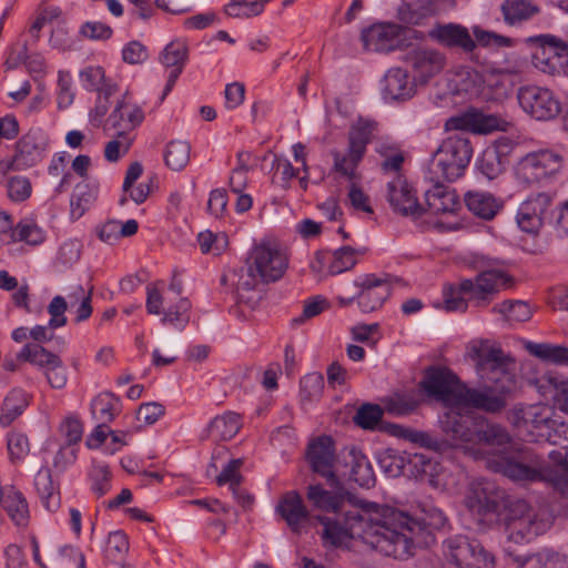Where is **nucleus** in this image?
<instances>
[{
  "instance_id": "nucleus-1",
  "label": "nucleus",
  "mask_w": 568,
  "mask_h": 568,
  "mask_svg": "<svg viewBox=\"0 0 568 568\" xmlns=\"http://www.w3.org/2000/svg\"><path fill=\"white\" fill-rule=\"evenodd\" d=\"M323 526L321 538L324 547L341 548L354 538L387 557L407 559L413 555L415 544L427 542L433 538L432 530L445 525L446 518L438 511L426 518L415 519L396 508L367 504L363 514L358 510L344 515L317 516Z\"/></svg>"
},
{
  "instance_id": "nucleus-2",
  "label": "nucleus",
  "mask_w": 568,
  "mask_h": 568,
  "mask_svg": "<svg viewBox=\"0 0 568 568\" xmlns=\"http://www.w3.org/2000/svg\"><path fill=\"white\" fill-rule=\"evenodd\" d=\"M494 473L517 483L544 481L555 490V465L548 464L532 448L517 443L510 450H501L486 458Z\"/></svg>"
},
{
  "instance_id": "nucleus-3",
  "label": "nucleus",
  "mask_w": 568,
  "mask_h": 568,
  "mask_svg": "<svg viewBox=\"0 0 568 568\" xmlns=\"http://www.w3.org/2000/svg\"><path fill=\"white\" fill-rule=\"evenodd\" d=\"M473 155L470 141L460 134L445 139L428 164L432 182H453L464 175Z\"/></svg>"
},
{
  "instance_id": "nucleus-4",
  "label": "nucleus",
  "mask_w": 568,
  "mask_h": 568,
  "mask_svg": "<svg viewBox=\"0 0 568 568\" xmlns=\"http://www.w3.org/2000/svg\"><path fill=\"white\" fill-rule=\"evenodd\" d=\"M500 517L508 540L515 544L529 542L546 529V523L538 518L535 509L524 499L508 501Z\"/></svg>"
},
{
  "instance_id": "nucleus-5",
  "label": "nucleus",
  "mask_w": 568,
  "mask_h": 568,
  "mask_svg": "<svg viewBox=\"0 0 568 568\" xmlns=\"http://www.w3.org/2000/svg\"><path fill=\"white\" fill-rule=\"evenodd\" d=\"M564 166L560 153L544 149L527 153L517 163L515 176L518 183L526 186L541 184L555 178Z\"/></svg>"
},
{
  "instance_id": "nucleus-6",
  "label": "nucleus",
  "mask_w": 568,
  "mask_h": 568,
  "mask_svg": "<svg viewBox=\"0 0 568 568\" xmlns=\"http://www.w3.org/2000/svg\"><path fill=\"white\" fill-rule=\"evenodd\" d=\"M515 278L500 270H487L460 281V292L477 308L487 307L499 292L514 287Z\"/></svg>"
},
{
  "instance_id": "nucleus-7",
  "label": "nucleus",
  "mask_w": 568,
  "mask_h": 568,
  "mask_svg": "<svg viewBox=\"0 0 568 568\" xmlns=\"http://www.w3.org/2000/svg\"><path fill=\"white\" fill-rule=\"evenodd\" d=\"M505 491L495 483L480 479L473 481L465 495V506L479 523H491L507 505Z\"/></svg>"
},
{
  "instance_id": "nucleus-8",
  "label": "nucleus",
  "mask_w": 568,
  "mask_h": 568,
  "mask_svg": "<svg viewBox=\"0 0 568 568\" xmlns=\"http://www.w3.org/2000/svg\"><path fill=\"white\" fill-rule=\"evenodd\" d=\"M425 393L450 408H459L466 384L445 366H430L420 382Z\"/></svg>"
},
{
  "instance_id": "nucleus-9",
  "label": "nucleus",
  "mask_w": 568,
  "mask_h": 568,
  "mask_svg": "<svg viewBox=\"0 0 568 568\" xmlns=\"http://www.w3.org/2000/svg\"><path fill=\"white\" fill-rule=\"evenodd\" d=\"M447 558L458 568H494V557L476 539L455 536L445 541Z\"/></svg>"
},
{
  "instance_id": "nucleus-10",
  "label": "nucleus",
  "mask_w": 568,
  "mask_h": 568,
  "mask_svg": "<svg viewBox=\"0 0 568 568\" xmlns=\"http://www.w3.org/2000/svg\"><path fill=\"white\" fill-rule=\"evenodd\" d=\"M517 99L520 108L531 118L548 121L561 112V102L547 88L526 85L518 90Z\"/></svg>"
},
{
  "instance_id": "nucleus-11",
  "label": "nucleus",
  "mask_w": 568,
  "mask_h": 568,
  "mask_svg": "<svg viewBox=\"0 0 568 568\" xmlns=\"http://www.w3.org/2000/svg\"><path fill=\"white\" fill-rule=\"evenodd\" d=\"M251 271L254 270L264 283L276 282L284 275L288 258L277 246L261 243L253 247L247 258Z\"/></svg>"
},
{
  "instance_id": "nucleus-12",
  "label": "nucleus",
  "mask_w": 568,
  "mask_h": 568,
  "mask_svg": "<svg viewBox=\"0 0 568 568\" xmlns=\"http://www.w3.org/2000/svg\"><path fill=\"white\" fill-rule=\"evenodd\" d=\"M306 460L311 470L324 478L329 487H336L339 478L335 474V443L331 436L322 435L307 445Z\"/></svg>"
},
{
  "instance_id": "nucleus-13",
  "label": "nucleus",
  "mask_w": 568,
  "mask_h": 568,
  "mask_svg": "<svg viewBox=\"0 0 568 568\" xmlns=\"http://www.w3.org/2000/svg\"><path fill=\"white\" fill-rule=\"evenodd\" d=\"M407 31L412 32V37L415 40L424 39L422 31L410 30L397 23L385 22L373 24L363 30L361 40L367 51L390 52L398 47L400 37Z\"/></svg>"
},
{
  "instance_id": "nucleus-14",
  "label": "nucleus",
  "mask_w": 568,
  "mask_h": 568,
  "mask_svg": "<svg viewBox=\"0 0 568 568\" xmlns=\"http://www.w3.org/2000/svg\"><path fill=\"white\" fill-rule=\"evenodd\" d=\"M552 195L548 192H538L523 201L517 210L516 222L526 233H537L541 226L550 221Z\"/></svg>"
},
{
  "instance_id": "nucleus-15",
  "label": "nucleus",
  "mask_w": 568,
  "mask_h": 568,
  "mask_svg": "<svg viewBox=\"0 0 568 568\" xmlns=\"http://www.w3.org/2000/svg\"><path fill=\"white\" fill-rule=\"evenodd\" d=\"M457 0H415L402 2L396 10V18L407 26H423L432 17L454 10Z\"/></svg>"
},
{
  "instance_id": "nucleus-16",
  "label": "nucleus",
  "mask_w": 568,
  "mask_h": 568,
  "mask_svg": "<svg viewBox=\"0 0 568 568\" xmlns=\"http://www.w3.org/2000/svg\"><path fill=\"white\" fill-rule=\"evenodd\" d=\"M354 285L358 288L356 301L363 313L381 308L390 296L389 276L378 277L375 274H365L358 277Z\"/></svg>"
},
{
  "instance_id": "nucleus-17",
  "label": "nucleus",
  "mask_w": 568,
  "mask_h": 568,
  "mask_svg": "<svg viewBox=\"0 0 568 568\" xmlns=\"http://www.w3.org/2000/svg\"><path fill=\"white\" fill-rule=\"evenodd\" d=\"M510 389L505 385L470 388L466 385L460 407H471L489 414H498L507 407Z\"/></svg>"
},
{
  "instance_id": "nucleus-18",
  "label": "nucleus",
  "mask_w": 568,
  "mask_h": 568,
  "mask_svg": "<svg viewBox=\"0 0 568 568\" xmlns=\"http://www.w3.org/2000/svg\"><path fill=\"white\" fill-rule=\"evenodd\" d=\"M471 357L476 361V371L480 378L498 384L501 377L508 376V358L503 349L480 345L473 348Z\"/></svg>"
},
{
  "instance_id": "nucleus-19",
  "label": "nucleus",
  "mask_w": 568,
  "mask_h": 568,
  "mask_svg": "<svg viewBox=\"0 0 568 568\" xmlns=\"http://www.w3.org/2000/svg\"><path fill=\"white\" fill-rule=\"evenodd\" d=\"M49 144L48 135L39 128L30 129L17 142L13 162L18 168H31L39 163Z\"/></svg>"
},
{
  "instance_id": "nucleus-20",
  "label": "nucleus",
  "mask_w": 568,
  "mask_h": 568,
  "mask_svg": "<svg viewBox=\"0 0 568 568\" xmlns=\"http://www.w3.org/2000/svg\"><path fill=\"white\" fill-rule=\"evenodd\" d=\"M387 200L394 212L403 216L417 219L422 216L425 211L418 203L410 185L399 174L387 183Z\"/></svg>"
},
{
  "instance_id": "nucleus-21",
  "label": "nucleus",
  "mask_w": 568,
  "mask_h": 568,
  "mask_svg": "<svg viewBox=\"0 0 568 568\" xmlns=\"http://www.w3.org/2000/svg\"><path fill=\"white\" fill-rule=\"evenodd\" d=\"M405 61L423 82L440 73L446 65L444 53L435 49L414 48L405 54Z\"/></svg>"
},
{
  "instance_id": "nucleus-22",
  "label": "nucleus",
  "mask_w": 568,
  "mask_h": 568,
  "mask_svg": "<svg viewBox=\"0 0 568 568\" xmlns=\"http://www.w3.org/2000/svg\"><path fill=\"white\" fill-rule=\"evenodd\" d=\"M428 37L438 44L448 49H460L464 52H473L476 42L468 29L458 23H436L428 32Z\"/></svg>"
},
{
  "instance_id": "nucleus-23",
  "label": "nucleus",
  "mask_w": 568,
  "mask_h": 568,
  "mask_svg": "<svg viewBox=\"0 0 568 568\" xmlns=\"http://www.w3.org/2000/svg\"><path fill=\"white\" fill-rule=\"evenodd\" d=\"M144 111L140 105L132 102L128 93L116 102L110 113L108 122L118 130V138L125 139V134L136 129L144 121Z\"/></svg>"
},
{
  "instance_id": "nucleus-24",
  "label": "nucleus",
  "mask_w": 568,
  "mask_h": 568,
  "mask_svg": "<svg viewBox=\"0 0 568 568\" xmlns=\"http://www.w3.org/2000/svg\"><path fill=\"white\" fill-rule=\"evenodd\" d=\"M275 510L285 520L290 529L296 534L301 532L303 525L310 518V511L301 495L295 490L285 493L278 500Z\"/></svg>"
},
{
  "instance_id": "nucleus-25",
  "label": "nucleus",
  "mask_w": 568,
  "mask_h": 568,
  "mask_svg": "<svg viewBox=\"0 0 568 568\" xmlns=\"http://www.w3.org/2000/svg\"><path fill=\"white\" fill-rule=\"evenodd\" d=\"M444 433L460 443H475L478 424L470 415L456 410L447 412L440 420Z\"/></svg>"
},
{
  "instance_id": "nucleus-26",
  "label": "nucleus",
  "mask_w": 568,
  "mask_h": 568,
  "mask_svg": "<svg viewBox=\"0 0 568 568\" xmlns=\"http://www.w3.org/2000/svg\"><path fill=\"white\" fill-rule=\"evenodd\" d=\"M510 145L506 141L487 146L478 161V170L489 180L498 178L509 164Z\"/></svg>"
},
{
  "instance_id": "nucleus-27",
  "label": "nucleus",
  "mask_w": 568,
  "mask_h": 568,
  "mask_svg": "<svg viewBox=\"0 0 568 568\" xmlns=\"http://www.w3.org/2000/svg\"><path fill=\"white\" fill-rule=\"evenodd\" d=\"M331 488L332 490H327L320 484L310 485L306 498L314 508L336 514L344 505L345 490L341 481L338 486Z\"/></svg>"
},
{
  "instance_id": "nucleus-28",
  "label": "nucleus",
  "mask_w": 568,
  "mask_h": 568,
  "mask_svg": "<svg viewBox=\"0 0 568 568\" xmlns=\"http://www.w3.org/2000/svg\"><path fill=\"white\" fill-rule=\"evenodd\" d=\"M425 200L428 211L435 215L454 213L460 205L456 192L444 186L442 182H434V186L426 191Z\"/></svg>"
},
{
  "instance_id": "nucleus-29",
  "label": "nucleus",
  "mask_w": 568,
  "mask_h": 568,
  "mask_svg": "<svg viewBox=\"0 0 568 568\" xmlns=\"http://www.w3.org/2000/svg\"><path fill=\"white\" fill-rule=\"evenodd\" d=\"M467 209L483 220H493L503 209L504 202L488 192L468 191L464 196Z\"/></svg>"
},
{
  "instance_id": "nucleus-30",
  "label": "nucleus",
  "mask_w": 568,
  "mask_h": 568,
  "mask_svg": "<svg viewBox=\"0 0 568 568\" xmlns=\"http://www.w3.org/2000/svg\"><path fill=\"white\" fill-rule=\"evenodd\" d=\"M500 12L507 26L518 27L537 16L540 8L531 0H504Z\"/></svg>"
},
{
  "instance_id": "nucleus-31",
  "label": "nucleus",
  "mask_w": 568,
  "mask_h": 568,
  "mask_svg": "<svg viewBox=\"0 0 568 568\" xmlns=\"http://www.w3.org/2000/svg\"><path fill=\"white\" fill-rule=\"evenodd\" d=\"M475 443H483L491 448L487 457H490L493 454H499L501 450H510V446L517 444L506 428L498 424L487 425L486 427L478 426Z\"/></svg>"
},
{
  "instance_id": "nucleus-32",
  "label": "nucleus",
  "mask_w": 568,
  "mask_h": 568,
  "mask_svg": "<svg viewBox=\"0 0 568 568\" xmlns=\"http://www.w3.org/2000/svg\"><path fill=\"white\" fill-rule=\"evenodd\" d=\"M3 508L10 519L19 527H26L29 523V506L23 494L13 487L2 490Z\"/></svg>"
},
{
  "instance_id": "nucleus-33",
  "label": "nucleus",
  "mask_w": 568,
  "mask_h": 568,
  "mask_svg": "<svg viewBox=\"0 0 568 568\" xmlns=\"http://www.w3.org/2000/svg\"><path fill=\"white\" fill-rule=\"evenodd\" d=\"M29 406L28 394L20 388H13L3 399L0 425L3 428L9 427L17 418H19Z\"/></svg>"
},
{
  "instance_id": "nucleus-34",
  "label": "nucleus",
  "mask_w": 568,
  "mask_h": 568,
  "mask_svg": "<svg viewBox=\"0 0 568 568\" xmlns=\"http://www.w3.org/2000/svg\"><path fill=\"white\" fill-rule=\"evenodd\" d=\"M34 486L43 507L49 511H55L60 506V493L53 485L50 469L41 468L37 473Z\"/></svg>"
},
{
  "instance_id": "nucleus-35",
  "label": "nucleus",
  "mask_w": 568,
  "mask_h": 568,
  "mask_svg": "<svg viewBox=\"0 0 568 568\" xmlns=\"http://www.w3.org/2000/svg\"><path fill=\"white\" fill-rule=\"evenodd\" d=\"M385 92L394 100H405L413 95L414 87L402 68H392L385 75Z\"/></svg>"
},
{
  "instance_id": "nucleus-36",
  "label": "nucleus",
  "mask_w": 568,
  "mask_h": 568,
  "mask_svg": "<svg viewBox=\"0 0 568 568\" xmlns=\"http://www.w3.org/2000/svg\"><path fill=\"white\" fill-rule=\"evenodd\" d=\"M241 427V416L234 412H226L212 419L209 432L214 439L230 440L239 433Z\"/></svg>"
},
{
  "instance_id": "nucleus-37",
  "label": "nucleus",
  "mask_w": 568,
  "mask_h": 568,
  "mask_svg": "<svg viewBox=\"0 0 568 568\" xmlns=\"http://www.w3.org/2000/svg\"><path fill=\"white\" fill-rule=\"evenodd\" d=\"M120 398L110 392L99 394L91 403L93 417L103 424L111 423L120 410Z\"/></svg>"
},
{
  "instance_id": "nucleus-38",
  "label": "nucleus",
  "mask_w": 568,
  "mask_h": 568,
  "mask_svg": "<svg viewBox=\"0 0 568 568\" xmlns=\"http://www.w3.org/2000/svg\"><path fill=\"white\" fill-rule=\"evenodd\" d=\"M374 129V123L369 121H358L356 124L352 125L348 132L347 151L356 154V158H364L367 144L373 139Z\"/></svg>"
},
{
  "instance_id": "nucleus-39",
  "label": "nucleus",
  "mask_w": 568,
  "mask_h": 568,
  "mask_svg": "<svg viewBox=\"0 0 568 568\" xmlns=\"http://www.w3.org/2000/svg\"><path fill=\"white\" fill-rule=\"evenodd\" d=\"M60 358L57 354L48 351L37 343L26 344L20 353L18 359L31 363L39 367L44 374Z\"/></svg>"
},
{
  "instance_id": "nucleus-40",
  "label": "nucleus",
  "mask_w": 568,
  "mask_h": 568,
  "mask_svg": "<svg viewBox=\"0 0 568 568\" xmlns=\"http://www.w3.org/2000/svg\"><path fill=\"white\" fill-rule=\"evenodd\" d=\"M407 467L412 476L425 480L429 484L435 483V474L438 464L430 457L422 453H414L407 456Z\"/></svg>"
},
{
  "instance_id": "nucleus-41",
  "label": "nucleus",
  "mask_w": 568,
  "mask_h": 568,
  "mask_svg": "<svg viewBox=\"0 0 568 568\" xmlns=\"http://www.w3.org/2000/svg\"><path fill=\"white\" fill-rule=\"evenodd\" d=\"M491 312L500 314L508 322H527L532 316L531 306L520 300H506L494 305Z\"/></svg>"
},
{
  "instance_id": "nucleus-42",
  "label": "nucleus",
  "mask_w": 568,
  "mask_h": 568,
  "mask_svg": "<svg viewBox=\"0 0 568 568\" xmlns=\"http://www.w3.org/2000/svg\"><path fill=\"white\" fill-rule=\"evenodd\" d=\"M526 349L534 356L552 364H568V347L529 342Z\"/></svg>"
},
{
  "instance_id": "nucleus-43",
  "label": "nucleus",
  "mask_w": 568,
  "mask_h": 568,
  "mask_svg": "<svg viewBox=\"0 0 568 568\" xmlns=\"http://www.w3.org/2000/svg\"><path fill=\"white\" fill-rule=\"evenodd\" d=\"M191 145L186 141L173 140L166 144L164 162L172 171L183 170L190 162Z\"/></svg>"
},
{
  "instance_id": "nucleus-44",
  "label": "nucleus",
  "mask_w": 568,
  "mask_h": 568,
  "mask_svg": "<svg viewBox=\"0 0 568 568\" xmlns=\"http://www.w3.org/2000/svg\"><path fill=\"white\" fill-rule=\"evenodd\" d=\"M420 404L415 393H395L384 400L385 410L396 416H405L414 412Z\"/></svg>"
},
{
  "instance_id": "nucleus-45",
  "label": "nucleus",
  "mask_w": 568,
  "mask_h": 568,
  "mask_svg": "<svg viewBox=\"0 0 568 568\" xmlns=\"http://www.w3.org/2000/svg\"><path fill=\"white\" fill-rule=\"evenodd\" d=\"M271 0H229L224 7L226 16L232 18L248 19L260 16L264 7Z\"/></svg>"
},
{
  "instance_id": "nucleus-46",
  "label": "nucleus",
  "mask_w": 568,
  "mask_h": 568,
  "mask_svg": "<svg viewBox=\"0 0 568 568\" xmlns=\"http://www.w3.org/2000/svg\"><path fill=\"white\" fill-rule=\"evenodd\" d=\"M351 478L361 487L371 488L376 483L375 473L366 456L352 452Z\"/></svg>"
},
{
  "instance_id": "nucleus-47",
  "label": "nucleus",
  "mask_w": 568,
  "mask_h": 568,
  "mask_svg": "<svg viewBox=\"0 0 568 568\" xmlns=\"http://www.w3.org/2000/svg\"><path fill=\"white\" fill-rule=\"evenodd\" d=\"M160 60L164 67L171 68V70L180 69L182 71L187 60L186 43L181 40L171 41L164 48Z\"/></svg>"
},
{
  "instance_id": "nucleus-48",
  "label": "nucleus",
  "mask_w": 568,
  "mask_h": 568,
  "mask_svg": "<svg viewBox=\"0 0 568 568\" xmlns=\"http://www.w3.org/2000/svg\"><path fill=\"white\" fill-rule=\"evenodd\" d=\"M332 155L334 160L333 170L336 173L345 176L351 182H355L359 179L357 168L363 158H356V154H353L349 151H347L346 154H343L338 151H333Z\"/></svg>"
},
{
  "instance_id": "nucleus-49",
  "label": "nucleus",
  "mask_w": 568,
  "mask_h": 568,
  "mask_svg": "<svg viewBox=\"0 0 568 568\" xmlns=\"http://www.w3.org/2000/svg\"><path fill=\"white\" fill-rule=\"evenodd\" d=\"M504 551L508 565L513 568H544V560H546L544 549L531 554H520L511 547H506Z\"/></svg>"
},
{
  "instance_id": "nucleus-50",
  "label": "nucleus",
  "mask_w": 568,
  "mask_h": 568,
  "mask_svg": "<svg viewBox=\"0 0 568 568\" xmlns=\"http://www.w3.org/2000/svg\"><path fill=\"white\" fill-rule=\"evenodd\" d=\"M384 409L377 404L365 403L353 417L354 423L368 430H374L383 418Z\"/></svg>"
},
{
  "instance_id": "nucleus-51",
  "label": "nucleus",
  "mask_w": 568,
  "mask_h": 568,
  "mask_svg": "<svg viewBox=\"0 0 568 568\" xmlns=\"http://www.w3.org/2000/svg\"><path fill=\"white\" fill-rule=\"evenodd\" d=\"M7 449L11 463L22 462L30 452L28 436L18 430L9 432L7 434Z\"/></svg>"
},
{
  "instance_id": "nucleus-52",
  "label": "nucleus",
  "mask_w": 568,
  "mask_h": 568,
  "mask_svg": "<svg viewBox=\"0 0 568 568\" xmlns=\"http://www.w3.org/2000/svg\"><path fill=\"white\" fill-rule=\"evenodd\" d=\"M128 551L129 540L126 535L121 530L110 532L104 550L105 559L114 564L120 562Z\"/></svg>"
},
{
  "instance_id": "nucleus-53",
  "label": "nucleus",
  "mask_w": 568,
  "mask_h": 568,
  "mask_svg": "<svg viewBox=\"0 0 568 568\" xmlns=\"http://www.w3.org/2000/svg\"><path fill=\"white\" fill-rule=\"evenodd\" d=\"M355 254L356 251L351 246H343L334 251L328 273L337 275L354 267L357 263Z\"/></svg>"
},
{
  "instance_id": "nucleus-54",
  "label": "nucleus",
  "mask_w": 568,
  "mask_h": 568,
  "mask_svg": "<svg viewBox=\"0 0 568 568\" xmlns=\"http://www.w3.org/2000/svg\"><path fill=\"white\" fill-rule=\"evenodd\" d=\"M329 308V302L322 295L313 296L304 302L303 312L300 316L292 318L291 325L296 327L304 324L307 320L320 315Z\"/></svg>"
},
{
  "instance_id": "nucleus-55",
  "label": "nucleus",
  "mask_w": 568,
  "mask_h": 568,
  "mask_svg": "<svg viewBox=\"0 0 568 568\" xmlns=\"http://www.w3.org/2000/svg\"><path fill=\"white\" fill-rule=\"evenodd\" d=\"M190 308L191 302L187 298H181L175 306L169 307L163 312L162 323L175 327H184L190 321Z\"/></svg>"
},
{
  "instance_id": "nucleus-56",
  "label": "nucleus",
  "mask_w": 568,
  "mask_h": 568,
  "mask_svg": "<svg viewBox=\"0 0 568 568\" xmlns=\"http://www.w3.org/2000/svg\"><path fill=\"white\" fill-rule=\"evenodd\" d=\"M444 306L447 312H466L468 298L460 292V283L457 286L446 285L443 290Z\"/></svg>"
},
{
  "instance_id": "nucleus-57",
  "label": "nucleus",
  "mask_w": 568,
  "mask_h": 568,
  "mask_svg": "<svg viewBox=\"0 0 568 568\" xmlns=\"http://www.w3.org/2000/svg\"><path fill=\"white\" fill-rule=\"evenodd\" d=\"M300 387L302 403L316 400L324 387L323 377L318 374L306 375L301 379Z\"/></svg>"
},
{
  "instance_id": "nucleus-58",
  "label": "nucleus",
  "mask_w": 568,
  "mask_h": 568,
  "mask_svg": "<svg viewBox=\"0 0 568 568\" xmlns=\"http://www.w3.org/2000/svg\"><path fill=\"white\" fill-rule=\"evenodd\" d=\"M12 237L16 241H23L31 245H38L44 240L41 229L31 222L18 223L13 229Z\"/></svg>"
},
{
  "instance_id": "nucleus-59",
  "label": "nucleus",
  "mask_w": 568,
  "mask_h": 568,
  "mask_svg": "<svg viewBox=\"0 0 568 568\" xmlns=\"http://www.w3.org/2000/svg\"><path fill=\"white\" fill-rule=\"evenodd\" d=\"M92 287L85 293L83 286L78 285L74 291L69 295L70 306H73V300H81L80 305L77 308L75 322L81 323L87 321L92 314L91 295Z\"/></svg>"
},
{
  "instance_id": "nucleus-60",
  "label": "nucleus",
  "mask_w": 568,
  "mask_h": 568,
  "mask_svg": "<svg viewBox=\"0 0 568 568\" xmlns=\"http://www.w3.org/2000/svg\"><path fill=\"white\" fill-rule=\"evenodd\" d=\"M90 477L92 480V490L98 497L105 495L111 489V471L106 465H94Z\"/></svg>"
},
{
  "instance_id": "nucleus-61",
  "label": "nucleus",
  "mask_w": 568,
  "mask_h": 568,
  "mask_svg": "<svg viewBox=\"0 0 568 568\" xmlns=\"http://www.w3.org/2000/svg\"><path fill=\"white\" fill-rule=\"evenodd\" d=\"M243 465V460L241 458L231 459L222 469L220 475L216 477V484L219 486L229 485L230 489L240 486L242 483V475L240 473V468Z\"/></svg>"
},
{
  "instance_id": "nucleus-62",
  "label": "nucleus",
  "mask_w": 568,
  "mask_h": 568,
  "mask_svg": "<svg viewBox=\"0 0 568 568\" xmlns=\"http://www.w3.org/2000/svg\"><path fill=\"white\" fill-rule=\"evenodd\" d=\"M68 310V302L61 295H57L52 298L48 306V313L51 318L49 321V327L51 329L62 327L67 324V317L64 315Z\"/></svg>"
},
{
  "instance_id": "nucleus-63",
  "label": "nucleus",
  "mask_w": 568,
  "mask_h": 568,
  "mask_svg": "<svg viewBox=\"0 0 568 568\" xmlns=\"http://www.w3.org/2000/svg\"><path fill=\"white\" fill-rule=\"evenodd\" d=\"M112 33L110 26L99 21H87L80 28V34L90 40H108Z\"/></svg>"
},
{
  "instance_id": "nucleus-64",
  "label": "nucleus",
  "mask_w": 568,
  "mask_h": 568,
  "mask_svg": "<svg viewBox=\"0 0 568 568\" xmlns=\"http://www.w3.org/2000/svg\"><path fill=\"white\" fill-rule=\"evenodd\" d=\"M8 195L16 202L27 200L31 194V183L23 176H13L8 182Z\"/></svg>"
}]
</instances>
